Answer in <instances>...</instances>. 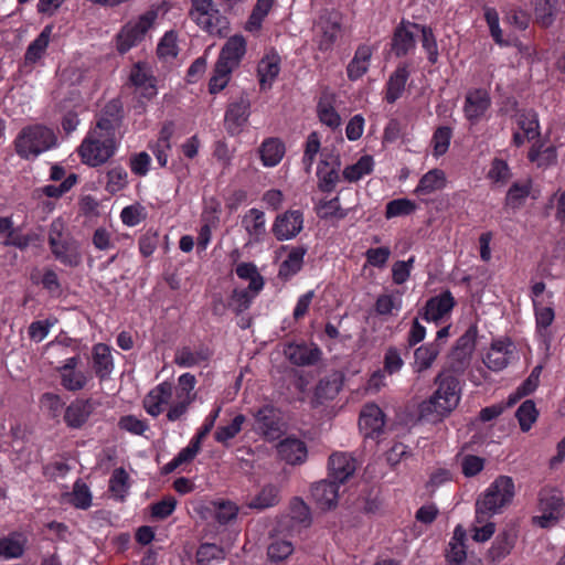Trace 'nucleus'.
I'll return each mask as SVG.
<instances>
[{"label": "nucleus", "instance_id": "nucleus-1", "mask_svg": "<svg viewBox=\"0 0 565 565\" xmlns=\"http://www.w3.org/2000/svg\"><path fill=\"white\" fill-rule=\"evenodd\" d=\"M438 386L434 394L419 405V418L437 423L448 416L459 403V381L449 372H441L435 379Z\"/></svg>", "mask_w": 565, "mask_h": 565}, {"label": "nucleus", "instance_id": "nucleus-2", "mask_svg": "<svg viewBox=\"0 0 565 565\" xmlns=\"http://www.w3.org/2000/svg\"><path fill=\"white\" fill-rule=\"evenodd\" d=\"M515 494L514 481L509 476H499L477 499L476 522L483 523L488 518L500 513L509 505Z\"/></svg>", "mask_w": 565, "mask_h": 565}, {"label": "nucleus", "instance_id": "nucleus-3", "mask_svg": "<svg viewBox=\"0 0 565 565\" xmlns=\"http://www.w3.org/2000/svg\"><path fill=\"white\" fill-rule=\"evenodd\" d=\"M57 138L54 131L45 126L34 125L23 128L15 138L14 146L17 153L29 159L53 148Z\"/></svg>", "mask_w": 565, "mask_h": 565}, {"label": "nucleus", "instance_id": "nucleus-4", "mask_svg": "<svg viewBox=\"0 0 565 565\" xmlns=\"http://www.w3.org/2000/svg\"><path fill=\"white\" fill-rule=\"evenodd\" d=\"M157 12L149 10L135 23L126 24L117 35V50L124 54L141 42L157 19Z\"/></svg>", "mask_w": 565, "mask_h": 565}, {"label": "nucleus", "instance_id": "nucleus-5", "mask_svg": "<svg viewBox=\"0 0 565 565\" xmlns=\"http://www.w3.org/2000/svg\"><path fill=\"white\" fill-rule=\"evenodd\" d=\"M564 502L563 491L557 488L545 487L540 492V510L542 515L533 516V523L541 527L554 525L561 518Z\"/></svg>", "mask_w": 565, "mask_h": 565}, {"label": "nucleus", "instance_id": "nucleus-6", "mask_svg": "<svg viewBox=\"0 0 565 565\" xmlns=\"http://www.w3.org/2000/svg\"><path fill=\"white\" fill-rule=\"evenodd\" d=\"M115 152L113 138H94L88 136L79 147V154L84 163L98 167L105 163Z\"/></svg>", "mask_w": 565, "mask_h": 565}, {"label": "nucleus", "instance_id": "nucleus-7", "mask_svg": "<svg viewBox=\"0 0 565 565\" xmlns=\"http://www.w3.org/2000/svg\"><path fill=\"white\" fill-rule=\"evenodd\" d=\"M303 227V214L299 210H288L276 216L273 234L279 242L295 238Z\"/></svg>", "mask_w": 565, "mask_h": 565}, {"label": "nucleus", "instance_id": "nucleus-8", "mask_svg": "<svg viewBox=\"0 0 565 565\" xmlns=\"http://www.w3.org/2000/svg\"><path fill=\"white\" fill-rule=\"evenodd\" d=\"M341 18L339 12L323 10L316 23L317 31L321 33L319 49L328 51L337 41L341 31Z\"/></svg>", "mask_w": 565, "mask_h": 565}, {"label": "nucleus", "instance_id": "nucleus-9", "mask_svg": "<svg viewBox=\"0 0 565 565\" xmlns=\"http://www.w3.org/2000/svg\"><path fill=\"white\" fill-rule=\"evenodd\" d=\"M250 103L246 95L230 103L225 111L224 126L227 132L232 136L238 135L249 117Z\"/></svg>", "mask_w": 565, "mask_h": 565}, {"label": "nucleus", "instance_id": "nucleus-10", "mask_svg": "<svg viewBox=\"0 0 565 565\" xmlns=\"http://www.w3.org/2000/svg\"><path fill=\"white\" fill-rule=\"evenodd\" d=\"M258 429L268 439H276L282 431L280 412L273 405H265L255 415Z\"/></svg>", "mask_w": 565, "mask_h": 565}, {"label": "nucleus", "instance_id": "nucleus-11", "mask_svg": "<svg viewBox=\"0 0 565 565\" xmlns=\"http://www.w3.org/2000/svg\"><path fill=\"white\" fill-rule=\"evenodd\" d=\"M456 301L449 290L438 296L431 297L426 301L425 307L419 311V316L426 321H439L445 315L449 313L455 307Z\"/></svg>", "mask_w": 565, "mask_h": 565}, {"label": "nucleus", "instance_id": "nucleus-12", "mask_svg": "<svg viewBox=\"0 0 565 565\" xmlns=\"http://www.w3.org/2000/svg\"><path fill=\"white\" fill-rule=\"evenodd\" d=\"M518 539V532L513 526L501 531L493 541L487 553V559L491 564H499L514 548Z\"/></svg>", "mask_w": 565, "mask_h": 565}, {"label": "nucleus", "instance_id": "nucleus-13", "mask_svg": "<svg viewBox=\"0 0 565 565\" xmlns=\"http://www.w3.org/2000/svg\"><path fill=\"white\" fill-rule=\"evenodd\" d=\"M491 105V98L486 89H472L466 95L463 113L466 118L475 124L486 114Z\"/></svg>", "mask_w": 565, "mask_h": 565}, {"label": "nucleus", "instance_id": "nucleus-14", "mask_svg": "<svg viewBox=\"0 0 565 565\" xmlns=\"http://www.w3.org/2000/svg\"><path fill=\"white\" fill-rule=\"evenodd\" d=\"M414 22L402 20L401 23L395 28L391 50L396 57H403L415 49L416 40L415 32L412 28Z\"/></svg>", "mask_w": 565, "mask_h": 565}, {"label": "nucleus", "instance_id": "nucleus-15", "mask_svg": "<svg viewBox=\"0 0 565 565\" xmlns=\"http://www.w3.org/2000/svg\"><path fill=\"white\" fill-rule=\"evenodd\" d=\"M340 484L330 478L312 484L311 495L322 510H331L337 507Z\"/></svg>", "mask_w": 565, "mask_h": 565}, {"label": "nucleus", "instance_id": "nucleus-16", "mask_svg": "<svg viewBox=\"0 0 565 565\" xmlns=\"http://www.w3.org/2000/svg\"><path fill=\"white\" fill-rule=\"evenodd\" d=\"M356 470L355 459L344 452H334L329 457L328 478L343 484Z\"/></svg>", "mask_w": 565, "mask_h": 565}, {"label": "nucleus", "instance_id": "nucleus-17", "mask_svg": "<svg viewBox=\"0 0 565 565\" xmlns=\"http://www.w3.org/2000/svg\"><path fill=\"white\" fill-rule=\"evenodd\" d=\"M246 53V41L243 35L231 36L223 45L217 61L231 68H236Z\"/></svg>", "mask_w": 565, "mask_h": 565}, {"label": "nucleus", "instance_id": "nucleus-18", "mask_svg": "<svg viewBox=\"0 0 565 565\" xmlns=\"http://www.w3.org/2000/svg\"><path fill=\"white\" fill-rule=\"evenodd\" d=\"M277 452L281 460L289 465H300L306 461L308 449L305 441L287 437L277 445Z\"/></svg>", "mask_w": 565, "mask_h": 565}, {"label": "nucleus", "instance_id": "nucleus-19", "mask_svg": "<svg viewBox=\"0 0 565 565\" xmlns=\"http://www.w3.org/2000/svg\"><path fill=\"white\" fill-rule=\"evenodd\" d=\"M172 384L163 382L151 390L143 398V407L153 417L162 413V405L169 404L172 397Z\"/></svg>", "mask_w": 565, "mask_h": 565}, {"label": "nucleus", "instance_id": "nucleus-20", "mask_svg": "<svg viewBox=\"0 0 565 565\" xmlns=\"http://www.w3.org/2000/svg\"><path fill=\"white\" fill-rule=\"evenodd\" d=\"M94 411L90 399H75L64 412V420L71 428H81Z\"/></svg>", "mask_w": 565, "mask_h": 565}, {"label": "nucleus", "instance_id": "nucleus-21", "mask_svg": "<svg viewBox=\"0 0 565 565\" xmlns=\"http://www.w3.org/2000/svg\"><path fill=\"white\" fill-rule=\"evenodd\" d=\"M342 386V379L339 374L324 377L319 381L316 386L315 395L311 401L313 407L322 405L328 399H333L340 392Z\"/></svg>", "mask_w": 565, "mask_h": 565}, {"label": "nucleus", "instance_id": "nucleus-22", "mask_svg": "<svg viewBox=\"0 0 565 565\" xmlns=\"http://www.w3.org/2000/svg\"><path fill=\"white\" fill-rule=\"evenodd\" d=\"M289 361L298 366H307L316 364L321 358V350L318 347H309L307 344H290L288 347Z\"/></svg>", "mask_w": 565, "mask_h": 565}, {"label": "nucleus", "instance_id": "nucleus-23", "mask_svg": "<svg viewBox=\"0 0 565 565\" xmlns=\"http://www.w3.org/2000/svg\"><path fill=\"white\" fill-rule=\"evenodd\" d=\"M384 413L375 404H367L363 407L360 415L359 425L361 428L370 429V434H380L384 427Z\"/></svg>", "mask_w": 565, "mask_h": 565}, {"label": "nucleus", "instance_id": "nucleus-24", "mask_svg": "<svg viewBox=\"0 0 565 565\" xmlns=\"http://www.w3.org/2000/svg\"><path fill=\"white\" fill-rule=\"evenodd\" d=\"M408 77L409 72L407 70V65L403 64L397 66L386 84L385 99L387 103L393 104L402 96Z\"/></svg>", "mask_w": 565, "mask_h": 565}, {"label": "nucleus", "instance_id": "nucleus-25", "mask_svg": "<svg viewBox=\"0 0 565 565\" xmlns=\"http://www.w3.org/2000/svg\"><path fill=\"white\" fill-rule=\"evenodd\" d=\"M329 166L327 160H321L317 170L318 188L320 191L327 193L332 192L340 180V161L337 160L335 164L331 168H329Z\"/></svg>", "mask_w": 565, "mask_h": 565}, {"label": "nucleus", "instance_id": "nucleus-26", "mask_svg": "<svg viewBox=\"0 0 565 565\" xmlns=\"http://www.w3.org/2000/svg\"><path fill=\"white\" fill-rule=\"evenodd\" d=\"M94 371L100 380H105L113 371V358L110 349L104 343H98L93 351Z\"/></svg>", "mask_w": 565, "mask_h": 565}, {"label": "nucleus", "instance_id": "nucleus-27", "mask_svg": "<svg viewBox=\"0 0 565 565\" xmlns=\"http://www.w3.org/2000/svg\"><path fill=\"white\" fill-rule=\"evenodd\" d=\"M306 253V246L292 247L288 257L280 264L278 276L282 279H288L300 271Z\"/></svg>", "mask_w": 565, "mask_h": 565}, {"label": "nucleus", "instance_id": "nucleus-28", "mask_svg": "<svg viewBox=\"0 0 565 565\" xmlns=\"http://www.w3.org/2000/svg\"><path fill=\"white\" fill-rule=\"evenodd\" d=\"M279 63L280 58L278 55H267L259 62L257 73L263 89L271 87L274 79L278 76L280 71Z\"/></svg>", "mask_w": 565, "mask_h": 565}, {"label": "nucleus", "instance_id": "nucleus-29", "mask_svg": "<svg viewBox=\"0 0 565 565\" xmlns=\"http://www.w3.org/2000/svg\"><path fill=\"white\" fill-rule=\"evenodd\" d=\"M445 185V172L440 169H433L420 178L414 192L417 195L430 194L437 190L444 189Z\"/></svg>", "mask_w": 565, "mask_h": 565}, {"label": "nucleus", "instance_id": "nucleus-30", "mask_svg": "<svg viewBox=\"0 0 565 565\" xmlns=\"http://www.w3.org/2000/svg\"><path fill=\"white\" fill-rule=\"evenodd\" d=\"M259 152L264 166L275 167L284 157L285 145L278 138H268L262 143Z\"/></svg>", "mask_w": 565, "mask_h": 565}, {"label": "nucleus", "instance_id": "nucleus-31", "mask_svg": "<svg viewBox=\"0 0 565 565\" xmlns=\"http://www.w3.org/2000/svg\"><path fill=\"white\" fill-rule=\"evenodd\" d=\"M191 1V10L189 15L191 19L203 30L212 31V19L205 18L211 11H213L214 1L213 0H190Z\"/></svg>", "mask_w": 565, "mask_h": 565}, {"label": "nucleus", "instance_id": "nucleus-32", "mask_svg": "<svg viewBox=\"0 0 565 565\" xmlns=\"http://www.w3.org/2000/svg\"><path fill=\"white\" fill-rule=\"evenodd\" d=\"M25 543V535L18 532L0 539V555L10 558H18L22 556Z\"/></svg>", "mask_w": 565, "mask_h": 565}, {"label": "nucleus", "instance_id": "nucleus-33", "mask_svg": "<svg viewBox=\"0 0 565 565\" xmlns=\"http://www.w3.org/2000/svg\"><path fill=\"white\" fill-rule=\"evenodd\" d=\"M279 503V489L274 484H266L258 494H256L247 507L256 510H265Z\"/></svg>", "mask_w": 565, "mask_h": 565}, {"label": "nucleus", "instance_id": "nucleus-34", "mask_svg": "<svg viewBox=\"0 0 565 565\" xmlns=\"http://www.w3.org/2000/svg\"><path fill=\"white\" fill-rule=\"evenodd\" d=\"M51 32L52 26L46 25L38 38L29 44L24 54L25 63L33 64L42 57L49 45Z\"/></svg>", "mask_w": 565, "mask_h": 565}, {"label": "nucleus", "instance_id": "nucleus-35", "mask_svg": "<svg viewBox=\"0 0 565 565\" xmlns=\"http://www.w3.org/2000/svg\"><path fill=\"white\" fill-rule=\"evenodd\" d=\"M245 230L254 241L259 242L266 232L265 228V214L258 209H250L248 214L243 217L242 221Z\"/></svg>", "mask_w": 565, "mask_h": 565}, {"label": "nucleus", "instance_id": "nucleus-36", "mask_svg": "<svg viewBox=\"0 0 565 565\" xmlns=\"http://www.w3.org/2000/svg\"><path fill=\"white\" fill-rule=\"evenodd\" d=\"M412 28L417 32H420V42L423 49L427 53V58L430 64H436L438 62V46L433 29L428 25L423 24H412Z\"/></svg>", "mask_w": 565, "mask_h": 565}, {"label": "nucleus", "instance_id": "nucleus-37", "mask_svg": "<svg viewBox=\"0 0 565 565\" xmlns=\"http://www.w3.org/2000/svg\"><path fill=\"white\" fill-rule=\"evenodd\" d=\"M558 10V0H542L535 6V20L543 28H547L554 22Z\"/></svg>", "mask_w": 565, "mask_h": 565}, {"label": "nucleus", "instance_id": "nucleus-38", "mask_svg": "<svg viewBox=\"0 0 565 565\" xmlns=\"http://www.w3.org/2000/svg\"><path fill=\"white\" fill-rule=\"evenodd\" d=\"M236 275L242 279L249 280L248 289L254 294L259 292L264 287V278L253 263L239 264L236 267Z\"/></svg>", "mask_w": 565, "mask_h": 565}, {"label": "nucleus", "instance_id": "nucleus-39", "mask_svg": "<svg viewBox=\"0 0 565 565\" xmlns=\"http://www.w3.org/2000/svg\"><path fill=\"white\" fill-rule=\"evenodd\" d=\"M516 121L529 141L540 136L539 118L534 110L530 109L519 111L516 115Z\"/></svg>", "mask_w": 565, "mask_h": 565}, {"label": "nucleus", "instance_id": "nucleus-40", "mask_svg": "<svg viewBox=\"0 0 565 565\" xmlns=\"http://www.w3.org/2000/svg\"><path fill=\"white\" fill-rule=\"evenodd\" d=\"M373 163V158L371 156H362L354 164L348 166L343 170V178L349 182H355L363 175L372 172Z\"/></svg>", "mask_w": 565, "mask_h": 565}, {"label": "nucleus", "instance_id": "nucleus-41", "mask_svg": "<svg viewBox=\"0 0 565 565\" xmlns=\"http://www.w3.org/2000/svg\"><path fill=\"white\" fill-rule=\"evenodd\" d=\"M539 411L532 399L524 401L515 412V417L519 420L522 431H529L532 425L536 422Z\"/></svg>", "mask_w": 565, "mask_h": 565}, {"label": "nucleus", "instance_id": "nucleus-42", "mask_svg": "<svg viewBox=\"0 0 565 565\" xmlns=\"http://www.w3.org/2000/svg\"><path fill=\"white\" fill-rule=\"evenodd\" d=\"M233 68L226 66L224 63L216 61L213 70V75L209 82L210 94H217L223 90L228 81Z\"/></svg>", "mask_w": 565, "mask_h": 565}, {"label": "nucleus", "instance_id": "nucleus-43", "mask_svg": "<svg viewBox=\"0 0 565 565\" xmlns=\"http://www.w3.org/2000/svg\"><path fill=\"white\" fill-rule=\"evenodd\" d=\"M439 352V345L435 343L417 348L414 353L417 370L420 372L430 367Z\"/></svg>", "mask_w": 565, "mask_h": 565}, {"label": "nucleus", "instance_id": "nucleus-44", "mask_svg": "<svg viewBox=\"0 0 565 565\" xmlns=\"http://www.w3.org/2000/svg\"><path fill=\"white\" fill-rule=\"evenodd\" d=\"M530 191V181L523 184L519 182L513 183L507 193L505 205L513 210L519 209L523 204L524 200L529 196Z\"/></svg>", "mask_w": 565, "mask_h": 565}, {"label": "nucleus", "instance_id": "nucleus-45", "mask_svg": "<svg viewBox=\"0 0 565 565\" xmlns=\"http://www.w3.org/2000/svg\"><path fill=\"white\" fill-rule=\"evenodd\" d=\"M291 519L301 524L303 527H309L312 523L310 508L300 498H294L290 504Z\"/></svg>", "mask_w": 565, "mask_h": 565}, {"label": "nucleus", "instance_id": "nucleus-46", "mask_svg": "<svg viewBox=\"0 0 565 565\" xmlns=\"http://www.w3.org/2000/svg\"><path fill=\"white\" fill-rule=\"evenodd\" d=\"M416 210L415 202L408 199L392 200L386 204L385 216L392 218L402 215H409Z\"/></svg>", "mask_w": 565, "mask_h": 565}, {"label": "nucleus", "instance_id": "nucleus-47", "mask_svg": "<svg viewBox=\"0 0 565 565\" xmlns=\"http://www.w3.org/2000/svg\"><path fill=\"white\" fill-rule=\"evenodd\" d=\"M245 422V416L242 414L236 415L232 423L226 426H221L215 431V440L225 444L227 440L234 438L242 429Z\"/></svg>", "mask_w": 565, "mask_h": 565}, {"label": "nucleus", "instance_id": "nucleus-48", "mask_svg": "<svg viewBox=\"0 0 565 565\" xmlns=\"http://www.w3.org/2000/svg\"><path fill=\"white\" fill-rule=\"evenodd\" d=\"M41 407L46 412L47 416L56 419L61 416L64 403L61 397L53 393H44L40 398Z\"/></svg>", "mask_w": 565, "mask_h": 565}, {"label": "nucleus", "instance_id": "nucleus-49", "mask_svg": "<svg viewBox=\"0 0 565 565\" xmlns=\"http://www.w3.org/2000/svg\"><path fill=\"white\" fill-rule=\"evenodd\" d=\"M72 504L77 509H87L92 504V493L86 483L77 480L72 492Z\"/></svg>", "mask_w": 565, "mask_h": 565}, {"label": "nucleus", "instance_id": "nucleus-50", "mask_svg": "<svg viewBox=\"0 0 565 565\" xmlns=\"http://www.w3.org/2000/svg\"><path fill=\"white\" fill-rule=\"evenodd\" d=\"M224 558L223 548L213 543H203L196 551L198 565H209L213 559Z\"/></svg>", "mask_w": 565, "mask_h": 565}, {"label": "nucleus", "instance_id": "nucleus-51", "mask_svg": "<svg viewBox=\"0 0 565 565\" xmlns=\"http://www.w3.org/2000/svg\"><path fill=\"white\" fill-rule=\"evenodd\" d=\"M509 351H502L500 349L490 348V351L486 354L483 359L484 365L494 372H499L507 367L509 364L508 358Z\"/></svg>", "mask_w": 565, "mask_h": 565}, {"label": "nucleus", "instance_id": "nucleus-52", "mask_svg": "<svg viewBox=\"0 0 565 565\" xmlns=\"http://www.w3.org/2000/svg\"><path fill=\"white\" fill-rule=\"evenodd\" d=\"M78 177L75 173L68 174L63 182L60 185H45L41 189L42 193L45 194L47 198H55L58 199L66 192H68L76 183H77Z\"/></svg>", "mask_w": 565, "mask_h": 565}, {"label": "nucleus", "instance_id": "nucleus-53", "mask_svg": "<svg viewBox=\"0 0 565 565\" xmlns=\"http://www.w3.org/2000/svg\"><path fill=\"white\" fill-rule=\"evenodd\" d=\"M471 354L454 348L448 356L449 372L457 375L462 374L469 366Z\"/></svg>", "mask_w": 565, "mask_h": 565}, {"label": "nucleus", "instance_id": "nucleus-54", "mask_svg": "<svg viewBox=\"0 0 565 565\" xmlns=\"http://www.w3.org/2000/svg\"><path fill=\"white\" fill-rule=\"evenodd\" d=\"M177 39H178V36L174 31L171 30V31L166 32L157 47L158 56L159 57H175L178 55Z\"/></svg>", "mask_w": 565, "mask_h": 565}, {"label": "nucleus", "instance_id": "nucleus-55", "mask_svg": "<svg viewBox=\"0 0 565 565\" xmlns=\"http://www.w3.org/2000/svg\"><path fill=\"white\" fill-rule=\"evenodd\" d=\"M61 374V383L67 391H79L86 383L87 379L83 372L76 371H57Z\"/></svg>", "mask_w": 565, "mask_h": 565}, {"label": "nucleus", "instance_id": "nucleus-56", "mask_svg": "<svg viewBox=\"0 0 565 565\" xmlns=\"http://www.w3.org/2000/svg\"><path fill=\"white\" fill-rule=\"evenodd\" d=\"M294 551L292 544L288 541H275L267 548V556L274 563L285 561Z\"/></svg>", "mask_w": 565, "mask_h": 565}, {"label": "nucleus", "instance_id": "nucleus-57", "mask_svg": "<svg viewBox=\"0 0 565 565\" xmlns=\"http://www.w3.org/2000/svg\"><path fill=\"white\" fill-rule=\"evenodd\" d=\"M247 289H234L231 296L228 307L232 308L237 315L247 310L252 303L253 295Z\"/></svg>", "mask_w": 565, "mask_h": 565}, {"label": "nucleus", "instance_id": "nucleus-58", "mask_svg": "<svg viewBox=\"0 0 565 565\" xmlns=\"http://www.w3.org/2000/svg\"><path fill=\"white\" fill-rule=\"evenodd\" d=\"M129 476L124 468L114 470L109 480V490L118 498L124 499V493L127 491V482Z\"/></svg>", "mask_w": 565, "mask_h": 565}, {"label": "nucleus", "instance_id": "nucleus-59", "mask_svg": "<svg viewBox=\"0 0 565 565\" xmlns=\"http://www.w3.org/2000/svg\"><path fill=\"white\" fill-rule=\"evenodd\" d=\"M175 507L177 500L173 497H167L151 505V515L154 519L164 520L173 513Z\"/></svg>", "mask_w": 565, "mask_h": 565}, {"label": "nucleus", "instance_id": "nucleus-60", "mask_svg": "<svg viewBox=\"0 0 565 565\" xmlns=\"http://www.w3.org/2000/svg\"><path fill=\"white\" fill-rule=\"evenodd\" d=\"M478 335V328L476 324L470 326L466 332L457 340L456 350L465 351L472 355L476 348V339Z\"/></svg>", "mask_w": 565, "mask_h": 565}, {"label": "nucleus", "instance_id": "nucleus-61", "mask_svg": "<svg viewBox=\"0 0 565 565\" xmlns=\"http://www.w3.org/2000/svg\"><path fill=\"white\" fill-rule=\"evenodd\" d=\"M450 138L451 129L449 127L443 126L437 128L433 136L434 150L436 156H441L448 150Z\"/></svg>", "mask_w": 565, "mask_h": 565}, {"label": "nucleus", "instance_id": "nucleus-62", "mask_svg": "<svg viewBox=\"0 0 565 565\" xmlns=\"http://www.w3.org/2000/svg\"><path fill=\"white\" fill-rule=\"evenodd\" d=\"M318 115L322 124L335 129L341 124V117L331 105L319 103Z\"/></svg>", "mask_w": 565, "mask_h": 565}, {"label": "nucleus", "instance_id": "nucleus-63", "mask_svg": "<svg viewBox=\"0 0 565 565\" xmlns=\"http://www.w3.org/2000/svg\"><path fill=\"white\" fill-rule=\"evenodd\" d=\"M511 177L508 163L499 158H494L488 172V178L495 182H507Z\"/></svg>", "mask_w": 565, "mask_h": 565}, {"label": "nucleus", "instance_id": "nucleus-64", "mask_svg": "<svg viewBox=\"0 0 565 565\" xmlns=\"http://www.w3.org/2000/svg\"><path fill=\"white\" fill-rule=\"evenodd\" d=\"M118 426L135 435H142L147 429L148 425L145 420L137 418L134 415H126L119 419Z\"/></svg>", "mask_w": 565, "mask_h": 565}]
</instances>
